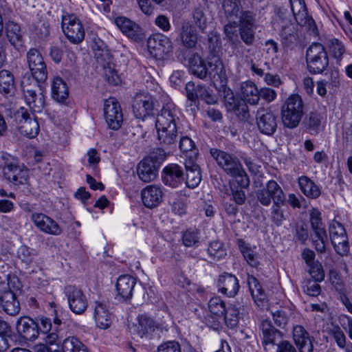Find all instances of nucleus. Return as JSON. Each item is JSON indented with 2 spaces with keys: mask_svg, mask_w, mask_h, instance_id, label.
Masks as SVG:
<instances>
[{
  "mask_svg": "<svg viewBox=\"0 0 352 352\" xmlns=\"http://www.w3.org/2000/svg\"><path fill=\"white\" fill-rule=\"evenodd\" d=\"M177 120V111L173 104H167L163 107L160 113L157 115L155 128L157 140L161 145L175 144L178 135Z\"/></svg>",
  "mask_w": 352,
  "mask_h": 352,
  "instance_id": "f257e3e1",
  "label": "nucleus"
},
{
  "mask_svg": "<svg viewBox=\"0 0 352 352\" xmlns=\"http://www.w3.org/2000/svg\"><path fill=\"white\" fill-rule=\"evenodd\" d=\"M5 118L1 116V135L7 129L6 121L10 125H16L20 133L30 138H34L39 132V125L34 117H31L27 109L21 107L14 111L12 107L5 111Z\"/></svg>",
  "mask_w": 352,
  "mask_h": 352,
  "instance_id": "f03ea898",
  "label": "nucleus"
},
{
  "mask_svg": "<svg viewBox=\"0 0 352 352\" xmlns=\"http://www.w3.org/2000/svg\"><path fill=\"white\" fill-rule=\"evenodd\" d=\"M304 114V104L298 94L289 96L285 101L281 116L283 124L290 129L298 126Z\"/></svg>",
  "mask_w": 352,
  "mask_h": 352,
  "instance_id": "7ed1b4c3",
  "label": "nucleus"
},
{
  "mask_svg": "<svg viewBox=\"0 0 352 352\" xmlns=\"http://www.w3.org/2000/svg\"><path fill=\"white\" fill-rule=\"evenodd\" d=\"M40 82L24 77L21 80V89L27 104L35 113H40L45 106V100L41 91Z\"/></svg>",
  "mask_w": 352,
  "mask_h": 352,
  "instance_id": "20e7f679",
  "label": "nucleus"
},
{
  "mask_svg": "<svg viewBox=\"0 0 352 352\" xmlns=\"http://www.w3.org/2000/svg\"><path fill=\"white\" fill-rule=\"evenodd\" d=\"M308 71L312 74L323 73L329 66V56L324 47L319 43H312L306 52Z\"/></svg>",
  "mask_w": 352,
  "mask_h": 352,
  "instance_id": "39448f33",
  "label": "nucleus"
},
{
  "mask_svg": "<svg viewBox=\"0 0 352 352\" xmlns=\"http://www.w3.org/2000/svg\"><path fill=\"white\" fill-rule=\"evenodd\" d=\"M1 166L5 178L15 184H23L27 182L28 170L18 165L15 158L10 155L1 156Z\"/></svg>",
  "mask_w": 352,
  "mask_h": 352,
  "instance_id": "423d86ee",
  "label": "nucleus"
},
{
  "mask_svg": "<svg viewBox=\"0 0 352 352\" xmlns=\"http://www.w3.org/2000/svg\"><path fill=\"white\" fill-rule=\"evenodd\" d=\"M62 29L68 40L74 44H78L85 38V32L83 25L74 14L63 15Z\"/></svg>",
  "mask_w": 352,
  "mask_h": 352,
  "instance_id": "0eeeda50",
  "label": "nucleus"
},
{
  "mask_svg": "<svg viewBox=\"0 0 352 352\" xmlns=\"http://www.w3.org/2000/svg\"><path fill=\"white\" fill-rule=\"evenodd\" d=\"M329 232L336 252L342 256L347 255L349 251L348 236L342 224L333 220L329 224Z\"/></svg>",
  "mask_w": 352,
  "mask_h": 352,
  "instance_id": "6e6552de",
  "label": "nucleus"
},
{
  "mask_svg": "<svg viewBox=\"0 0 352 352\" xmlns=\"http://www.w3.org/2000/svg\"><path fill=\"white\" fill-rule=\"evenodd\" d=\"M310 223L316 239H313L316 250L319 253H323L326 250L327 235L325 227L322 221L321 213L318 209L313 208L310 212Z\"/></svg>",
  "mask_w": 352,
  "mask_h": 352,
  "instance_id": "1a4fd4ad",
  "label": "nucleus"
},
{
  "mask_svg": "<svg viewBox=\"0 0 352 352\" xmlns=\"http://www.w3.org/2000/svg\"><path fill=\"white\" fill-rule=\"evenodd\" d=\"M27 62L32 77L37 82H45L47 78L46 64L41 52L32 48L27 52Z\"/></svg>",
  "mask_w": 352,
  "mask_h": 352,
  "instance_id": "9d476101",
  "label": "nucleus"
},
{
  "mask_svg": "<svg viewBox=\"0 0 352 352\" xmlns=\"http://www.w3.org/2000/svg\"><path fill=\"white\" fill-rule=\"evenodd\" d=\"M147 47L150 54L160 60L164 58L173 50L170 39L162 34L151 36L147 41Z\"/></svg>",
  "mask_w": 352,
  "mask_h": 352,
  "instance_id": "9b49d317",
  "label": "nucleus"
},
{
  "mask_svg": "<svg viewBox=\"0 0 352 352\" xmlns=\"http://www.w3.org/2000/svg\"><path fill=\"white\" fill-rule=\"evenodd\" d=\"M255 195L257 201L263 206H269L272 200L275 204L286 197L281 187L274 180L269 181L265 187L256 190Z\"/></svg>",
  "mask_w": 352,
  "mask_h": 352,
  "instance_id": "f8f14e48",
  "label": "nucleus"
},
{
  "mask_svg": "<svg viewBox=\"0 0 352 352\" xmlns=\"http://www.w3.org/2000/svg\"><path fill=\"white\" fill-rule=\"evenodd\" d=\"M64 294L72 312L76 314H82L85 311L88 306V300L80 288L75 285H67L65 287Z\"/></svg>",
  "mask_w": 352,
  "mask_h": 352,
  "instance_id": "ddd939ff",
  "label": "nucleus"
},
{
  "mask_svg": "<svg viewBox=\"0 0 352 352\" xmlns=\"http://www.w3.org/2000/svg\"><path fill=\"white\" fill-rule=\"evenodd\" d=\"M104 116L109 127L118 130L121 127L123 115L121 107L115 98H109L104 104Z\"/></svg>",
  "mask_w": 352,
  "mask_h": 352,
  "instance_id": "4468645a",
  "label": "nucleus"
},
{
  "mask_svg": "<svg viewBox=\"0 0 352 352\" xmlns=\"http://www.w3.org/2000/svg\"><path fill=\"white\" fill-rule=\"evenodd\" d=\"M256 124L261 133L267 135L274 133L278 126V116L269 109L260 108L256 111Z\"/></svg>",
  "mask_w": 352,
  "mask_h": 352,
  "instance_id": "2eb2a0df",
  "label": "nucleus"
},
{
  "mask_svg": "<svg viewBox=\"0 0 352 352\" xmlns=\"http://www.w3.org/2000/svg\"><path fill=\"white\" fill-rule=\"evenodd\" d=\"M210 154L217 164L229 175L238 173L242 165L236 157L217 149L211 148Z\"/></svg>",
  "mask_w": 352,
  "mask_h": 352,
  "instance_id": "dca6fc26",
  "label": "nucleus"
},
{
  "mask_svg": "<svg viewBox=\"0 0 352 352\" xmlns=\"http://www.w3.org/2000/svg\"><path fill=\"white\" fill-rule=\"evenodd\" d=\"M31 219L34 226L42 232L47 234L58 236L60 235L63 230L58 223L43 213H32Z\"/></svg>",
  "mask_w": 352,
  "mask_h": 352,
  "instance_id": "f3484780",
  "label": "nucleus"
},
{
  "mask_svg": "<svg viewBox=\"0 0 352 352\" xmlns=\"http://www.w3.org/2000/svg\"><path fill=\"white\" fill-rule=\"evenodd\" d=\"M153 109V100L149 94H137L133 100L132 109L134 116L139 119H144L149 115Z\"/></svg>",
  "mask_w": 352,
  "mask_h": 352,
  "instance_id": "a211bd4d",
  "label": "nucleus"
},
{
  "mask_svg": "<svg viewBox=\"0 0 352 352\" xmlns=\"http://www.w3.org/2000/svg\"><path fill=\"white\" fill-rule=\"evenodd\" d=\"M135 284L136 280L133 276L128 274L120 276L116 285V298L122 301L130 300Z\"/></svg>",
  "mask_w": 352,
  "mask_h": 352,
  "instance_id": "6ab92c4d",
  "label": "nucleus"
},
{
  "mask_svg": "<svg viewBox=\"0 0 352 352\" xmlns=\"http://www.w3.org/2000/svg\"><path fill=\"white\" fill-rule=\"evenodd\" d=\"M115 23L129 38L136 41L142 38L144 35L142 29L129 19L124 16L117 17L115 19Z\"/></svg>",
  "mask_w": 352,
  "mask_h": 352,
  "instance_id": "aec40b11",
  "label": "nucleus"
},
{
  "mask_svg": "<svg viewBox=\"0 0 352 352\" xmlns=\"http://www.w3.org/2000/svg\"><path fill=\"white\" fill-rule=\"evenodd\" d=\"M16 328L27 340H34L38 336V324L29 317H21L17 321Z\"/></svg>",
  "mask_w": 352,
  "mask_h": 352,
  "instance_id": "412c9836",
  "label": "nucleus"
},
{
  "mask_svg": "<svg viewBox=\"0 0 352 352\" xmlns=\"http://www.w3.org/2000/svg\"><path fill=\"white\" fill-rule=\"evenodd\" d=\"M219 291L228 297H234L239 289L238 278L233 274L224 273L218 280Z\"/></svg>",
  "mask_w": 352,
  "mask_h": 352,
  "instance_id": "4be33fe9",
  "label": "nucleus"
},
{
  "mask_svg": "<svg viewBox=\"0 0 352 352\" xmlns=\"http://www.w3.org/2000/svg\"><path fill=\"white\" fill-rule=\"evenodd\" d=\"M94 318L96 326L100 329H108L112 323V315L106 303L101 301L94 302Z\"/></svg>",
  "mask_w": 352,
  "mask_h": 352,
  "instance_id": "5701e85b",
  "label": "nucleus"
},
{
  "mask_svg": "<svg viewBox=\"0 0 352 352\" xmlns=\"http://www.w3.org/2000/svg\"><path fill=\"white\" fill-rule=\"evenodd\" d=\"M208 75L214 82H219L222 87L227 83L228 78L225 66L218 58H212L209 61Z\"/></svg>",
  "mask_w": 352,
  "mask_h": 352,
  "instance_id": "b1692460",
  "label": "nucleus"
},
{
  "mask_svg": "<svg viewBox=\"0 0 352 352\" xmlns=\"http://www.w3.org/2000/svg\"><path fill=\"white\" fill-rule=\"evenodd\" d=\"M162 179L166 185L177 187L184 180L182 168L176 164L168 165L163 170Z\"/></svg>",
  "mask_w": 352,
  "mask_h": 352,
  "instance_id": "393cba45",
  "label": "nucleus"
},
{
  "mask_svg": "<svg viewBox=\"0 0 352 352\" xmlns=\"http://www.w3.org/2000/svg\"><path fill=\"white\" fill-rule=\"evenodd\" d=\"M245 305L242 301L236 300L227 307L222 318L226 326L230 329L236 327L240 319V315L243 314Z\"/></svg>",
  "mask_w": 352,
  "mask_h": 352,
  "instance_id": "a878e982",
  "label": "nucleus"
},
{
  "mask_svg": "<svg viewBox=\"0 0 352 352\" xmlns=\"http://www.w3.org/2000/svg\"><path fill=\"white\" fill-rule=\"evenodd\" d=\"M162 191L155 185H150L144 188L141 192L144 205L149 208L156 207L162 199Z\"/></svg>",
  "mask_w": 352,
  "mask_h": 352,
  "instance_id": "bb28decb",
  "label": "nucleus"
},
{
  "mask_svg": "<svg viewBox=\"0 0 352 352\" xmlns=\"http://www.w3.org/2000/svg\"><path fill=\"white\" fill-rule=\"evenodd\" d=\"M185 168L186 170V184L190 188H196L201 180L200 168L197 164L192 156L185 161Z\"/></svg>",
  "mask_w": 352,
  "mask_h": 352,
  "instance_id": "cd10ccee",
  "label": "nucleus"
},
{
  "mask_svg": "<svg viewBox=\"0 0 352 352\" xmlns=\"http://www.w3.org/2000/svg\"><path fill=\"white\" fill-rule=\"evenodd\" d=\"M138 174L140 179L144 182H150L157 176V168L153 161V157L144 158L138 166Z\"/></svg>",
  "mask_w": 352,
  "mask_h": 352,
  "instance_id": "c85d7f7f",
  "label": "nucleus"
},
{
  "mask_svg": "<svg viewBox=\"0 0 352 352\" xmlns=\"http://www.w3.org/2000/svg\"><path fill=\"white\" fill-rule=\"evenodd\" d=\"M247 282L252 297L256 305L262 309L266 307L267 305L266 294L258 280L254 276L249 275Z\"/></svg>",
  "mask_w": 352,
  "mask_h": 352,
  "instance_id": "c756f323",
  "label": "nucleus"
},
{
  "mask_svg": "<svg viewBox=\"0 0 352 352\" xmlns=\"http://www.w3.org/2000/svg\"><path fill=\"white\" fill-rule=\"evenodd\" d=\"M16 85L14 74L9 70L1 69V94L9 99V102L13 104Z\"/></svg>",
  "mask_w": 352,
  "mask_h": 352,
  "instance_id": "7c9ffc66",
  "label": "nucleus"
},
{
  "mask_svg": "<svg viewBox=\"0 0 352 352\" xmlns=\"http://www.w3.org/2000/svg\"><path fill=\"white\" fill-rule=\"evenodd\" d=\"M263 334V345L267 350L268 345L277 344L276 341L282 337V333L276 329L269 320H263L261 323Z\"/></svg>",
  "mask_w": 352,
  "mask_h": 352,
  "instance_id": "2f4dec72",
  "label": "nucleus"
},
{
  "mask_svg": "<svg viewBox=\"0 0 352 352\" xmlns=\"http://www.w3.org/2000/svg\"><path fill=\"white\" fill-rule=\"evenodd\" d=\"M210 314L214 316L215 321L211 327L214 329H218L220 324L219 320L222 319L223 314L227 309L225 302L219 296L211 298L208 303Z\"/></svg>",
  "mask_w": 352,
  "mask_h": 352,
  "instance_id": "473e14b6",
  "label": "nucleus"
},
{
  "mask_svg": "<svg viewBox=\"0 0 352 352\" xmlns=\"http://www.w3.org/2000/svg\"><path fill=\"white\" fill-rule=\"evenodd\" d=\"M241 96L243 102L250 104H256L259 100V91L256 85L251 81L243 82L241 85Z\"/></svg>",
  "mask_w": 352,
  "mask_h": 352,
  "instance_id": "72a5a7b5",
  "label": "nucleus"
},
{
  "mask_svg": "<svg viewBox=\"0 0 352 352\" xmlns=\"http://www.w3.org/2000/svg\"><path fill=\"white\" fill-rule=\"evenodd\" d=\"M1 307L8 315L14 316L19 314V302L16 299V295L13 292L5 291L1 294Z\"/></svg>",
  "mask_w": 352,
  "mask_h": 352,
  "instance_id": "f704fd0d",
  "label": "nucleus"
},
{
  "mask_svg": "<svg viewBox=\"0 0 352 352\" xmlns=\"http://www.w3.org/2000/svg\"><path fill=\"white\" fill-rule=\"evenodd\" d=\"M190 71L200 79H204L208 76V67L203 58L197 54H192L188 60Z\"/></svg>",
  "mask_w": 352,
  "mask_h": 352,
  "instance_id": "c9c22d12",
  "label": "nucleus"
},
{
  "mask_svg": "<svg viewBox=\"0 0 352 352\" xmlns=\"http://www.w3.org/2000/svg\"><path fill=\"white\" fill-rule=\"evenodd\" d=\"M225 101L228 111L235 112L239 116H241L243 119H247L249 117L248 108L246 104L238 98H235L232 94L230 96H227Z\"/></svg>",
  "mask_w": 352,
  "mask_h": 352,
  "instance_id": "e433bc0d",
  "label": "nucleus"
},
{
  "mask_svg": "<svg viewBox=\"0 0 352 352\" xmlns=\"http://www.w3.org/2000/svg\"><path fill=\"white\" fill-rule=\"evenodd\" d=\"M180 38L183 45L187 48H192L197 42V35L195 28L188 22L182 24Z\"/></svg>",
  "mask_w": 352,
  "mask_h": 352,
  "instance_id": "4c0bfd02",
  "label": "nucleus"
},
{
  "mask_svg": "<svg viewBox=\"0 0 352 352\" xmlns=\"http://www.w3.org/2000/svg\"><path fill=\"white\" fill-rule=\"evenodd\" d=\"M52 96L58 102H63L69 96L67 84L60 77L54 78L52 85Z\"/></svg>",
  "mask_w": 352,
  "mask_h": 352,
  "instance_id": "58836bf2",
  "label": "nucleus"
},
{
  "mask_svg": "<svg viewBox=\"0 0 352 352\" xmlns=\"http://www.w3.org/2000/svg\"><path fill=\"white\" fill-rule=\"evenodd\" d=\"M238 244L240 252L243 254L247 263L252 267H257L259 261L258 254L256 251V247H251L242 239L239 240Z\"/></svg>",
  "mask_w": 352,
  "mask_h": 352,
  "instance_id": "ea45409f",
  "label": "nucleus"
},
{
  "mask_svg": "<svg viewBox=\"0 0 352 352\" xmlns=\"http://www.w3.org/2000/svg\"><path fill=\"white\" fill-rule=\"evenodd\" d=\"M298 185L302 192L308 197L316 199L320 195L319 187L307 176H302L298 179Z\"/></svg>",
  "mask_w": 352,
  "mask_h": 352,
  "instance_id": "a19ab883",
  "label": "nucleus"
},
{
  "mask_svg": "<svg viewBox=\"0 0 352 352\" xmlns=\"http://www.w3.org/2000/svg\"><path fill=\"white\" fill-rule=\"evenodd\" d=\"M155 322L151 317L146 314L138 316L137 331L141 338L150 335L155 331Z\"/></svg>",
  "mask_w": 352,
  "mask_h": 352,
  "instance_id": "79ce46f5",
  "label": "nucleus"
},
{
  "mask_svg": "<svg viewBox=\"0 0 352 352\" xmlns=\"http://www.w3.org/2000/svg\"><path fill=\"white\" fill-rule=\"evenodd\" d=\"M286 202V197L282 199L280 202L273 204L270 208V219L272 222L277 227L283 225L286 220V216L284 214L281 206Z\"/></svg>",
  "mask_w": 352,
  "mask_h": 352,
  "instance_id": "37998d69",
  "label": "nucleus"
},
{
  "mask_svg": "<svg viewBox=\"0 0 352 352\" xmlns=\"http://www.w3.org/2000/svg\"><path fill=\"white\" fill-rule=\"evenodd\" d=\"M207 252L209 257L213 261H219L227 255L223 243L219 240L211 241L209 243Z\"/></svg>",
  "mask_w": 352,
  "mask_h": 352,
  "instance_id": "c03bdc74",
  "label": "nucleus"
},
{
  "mask_svg": "<svg viewBox=\"0 0 352 352\" xmlns=\"http://www.w3.org/2000/svg\"><path fill=\"white\" fill-rule=\"evenodd\" d=\"M63 352H89L83 343L76 337L66 338L62 344Z\"/></svg>",
  "mask_w": 352,
  "mask_h": 352,
  "instance_id": "a18cd8bd",
  "label": "nucleus"
},
{
  "mask_svg": "<svg viewBox=\"0 0 352 352\" xmlns=\"http://www.w3.org/2000/svg\"><path fill=\"white\" fill-rule=\"evenodd\" d=\"M6 34L8 39L14 46L18 45L22 37L19 25L13 21L6 23Z\"/></svg>",
  "mask_w": 352,
  "mask_h": 352,
  "instance_id": "49530a36",
  "label": "nucleus"
},
{
  "mask_svg": "<svg viewBox=\"0 0 352 352\" xmlns=\"http://www.w3.org/2000/svg\"><path fill=\"white\" fill-rule=\"evenodd\" d=\"M37 254L38 252L36 250L32 249L25 245H21L16 251L17 258L25 265H30L34 262Z\"/></svg>",
  "mask_w": 352,
  "mask_h": 352,
  "instance_id": "de8ad7c7",
  "label": "nucleus"
},
{
  "mask_svg": "<svg viewBox=\"0 0 352 352\" xmlns=\"http://www.w3.org/2000/svg\"><path fill=\"white\" fill-rule=\"evenodd\" d=\"M223 7L228 19L238 17L242 11L239 0H223Z\"/></svg>",
  "mask_w": 352,
  "mask_h": 352,
  "instance_id": "09e8293b",
  "label": "nucleus"
},
{
  "mask_svg": "<svg viewBox=\"0 0 352 352\" xmlns=\"http://www.w3.org/2000/svg\"><path fill=\"white\" fill-rule=\"evenodd\" d=\"M324 120L322 115L318 112L313 111L306 121V124L309 130L314 133H318L321 129V124Z\"/></svg>",
  "mask_w": 352,
  "mask_h": 352,
  "instance_id": "8fccbe9b",
  "label": "nucleus"
},
{
  "mask_svg": "<svg viewBox=\"0 0 352 352\" xmlns=\"http://www.w3.org/2000/svg\"><path fill=\"white\" fill-rule=\"evenodd\" d=\"M239 27L256 28V15L253 12L245 10L239 13Z\"/></svg>",
  "mask_w": 352,
  "mask_h": 352,
  "instance_id": "3c124183",
  "label": "nucleus"
},
{
  "mask_svg": "<svg viewBox=\"0 0 352 352\" xmlns=\"http://www.w3.org/2000/svg\"><path fill=\"white\" fill-rule=\"evenodd\" d=\"M95 58L97 63L102 68L111 65L112 56L107 49L98 48L95 51Z\"/></svg>",
  "mask_w": 352,
  "mask_h": 352,
  "instance_id": "603ef678",
  "label": "nucleus"
},
{
  "mask_svg": "<svg viewBox=\"0 0 352 352\" xmlns=\"http://www.w3.org/2000/svg\"><path fill=\"white\" fill-rule=\"evenodd\" d=\"M197 89L198 85L196 87L193 82H188L186 85V96L188 100V106L192 107L191 110L197 108Z\"/></svg>",
  "mask_w": 352,
  "mask_h": 352,
  "instance_id": "864d4df0",
  "label": "nucleus"
},
{
  "mask_svg": "<svg viewBox=\"0 0 352 352\" xmlns=\"http://www.w3.org/2000/svg\"><path fill=\"white\" fill-rule=\"evenodd\" d=\"M293 15L297 23L300 26H307L311 29L315 25V21L308 15L307 9L296 12Z\"/></svg>",
  "mask_w": 352,
  "mask_h": 352,
  "instance_id": "5fc2aeb1",
  "label": "nucleus"
},
{
  "mask_svg": "<svg viewBox=\"0 0 352 352\" xmlns=\"http://www.w3.org/2000/svg\"><path fill=\"white\" fill-rule=\"evenodd\" d=\"M328 48L330 53L338 61L340 60L345 52L344 45L338 39L330 40L328 43Z\"/></svg>",
  "mask_w": 352,
  "mask_h": 352,
  "instance_id": "6e6d98bb",
  "label": "nucleus"
},
{
  "mask_svg": "<svg viewBox=\"0 0 352 352\" xmlns=\"http://www.w3.org/2000/svg\"><path fill=\"white\" fill-rule=\"evenodd\" d=\"M104 76L106 80L112 85H117L121 82V79L115 69L114 65H109L102 68Z\"/></svg>",
  "mask_w": 352,
  "mask_h": 352,
  "instance_id": "4d7b16f0",
  "label": "nucleus"
},
{
  "mask_svg": "<svg viewBox=\"0 0 352 352\" xmlns=\"http://www.w3.org/2000/svg\"><path fill=\"white\" fill-rule=\"evenodd\" d=\"M14 337L10 325L8 322L1 320V338L5 344V349L10 347L14 342Z\"/></svg>",
  "mask_w": 352,
  "mask_h": 352,
  "instance_id": "13d9d810",
  "label": "nucleus"
},
{
  "mask_svg": "<svg viewBox=\"0 0 352 352\" xmlns=\"http://www.w3.org/2000/svg\"><path fill=\"white\" fill-rule=\"evenodd\" d=\"M182 239L186 247L197 245L199 242V232L197 230H187L184 233Z\"/></svg>",
  "mask_w": 352,
  "mask_h": 352,
  "instance_id": "bf43d9fd",
  "label": "nucleus"
},
{
  "mask_svg": "<svg viewBox=\"0 0 352 352\" xmlns=\"http://www.w3.org/2000/svg\"><path fill=\"white\" fill-rule=\"evenodd\" d=\"M256 28L239 27L241 40L247 45H252L255 38V30Z\"/></svg>",
  "mask_w": 352,
  "mask_h": 352,
  "instance_id": "052dcab7",
  "label": "nucleus"
},
{
  "mask_svg": "<svg viewBox=\"0 0 352 352\" xmlns=\"http://www.w3.org/2000/svg\"><path fill=\"white\" fill-rule=\"evenodd\" d=\"M179 146L182 152H190V155L187 156L188 158L189 156H192V158H193V157L197 154L194 142L187 136L182 137L180 138Z\"/></svg>",
  "mask_w": 352,
  "mask_h": 352,
  "instance_id": "680f3d73",
  "label": "nucleus"
},
{
  "mask_svg": "<svg viewBox=\"0 0 352 352\" xmlns=\"http://www.w3.org/2000/svg\"><path fill=\"white\" fill-rule=\"evenodd\" d=\"M329 334L333 338L340 348L346 349L347 345L346 344V336L340 327H333L329 331Z\"/></svg>",
  "mask_w": 352,
  "mask_h": 352,
  "instance_id": "e2e57ef3",
  "label": "nucleus"
},
{
  "mask_svg": "<svg viewBox=\"0 0 352 352\" xmlns=\"http://www.w3.org/2000/svg\"><path fill=\"white\" fill-rule=\"evenodd\" d=\"M200 98L207 104H214L217 102V97L212 94V91L208 88L198 85L197 100Z\"/></svg>",
  "mask_w": 352,
  "mask_h": 352,
  "instance_id": "0e129e2a",
  "label": "nucleus"
},
{
  "mask_svg": "<svg viewBox=\"0 0 352 352\" xmlns=\"http://www.w3.org/2000/svg\"><path fill=\"white\" fill-rule=\"evenodd\" d=\"M318 281L316 280H308L303 287L304 292L310 296H317L321 292Z\"/></svg>",
  "mask_w": 352,
  "mask_h": 352,
  "instance_id": "69168bd1",
  "label": "nucleus"
},
{
  "mask_svg": "<svg viewBox=\"0 0 352 352\" xmlns=\"http://www.w3.org/2000/svg\"><path fill=\"white\" fill-rule=\"evenodd\" d=\"M45 340L47 345V350L50 352H58L59 351L58 336L56 332L47 334Z\"/></svg>",
  "mask_w": 352,
  "mask_h": 352,
  "instance_id": "338daca9",
  "label": "nucleus"
},
{
  "mask_svg": "<svg viewBox=\"0 0 352 352\" xmlns=\"http://www.w3.org/2000/svg\"><path fill=\"white\" fill-rule=\"evenodd\" d=\"M309 272L314 280L322 281L324 278V272L321 264L317 262L310 266Z\"/></svg>",
  "mask_w": 352,
  "mask_h": 352,
  "instance_id": "774afa93",
  "label": "nucleus"
}]
</instances>
